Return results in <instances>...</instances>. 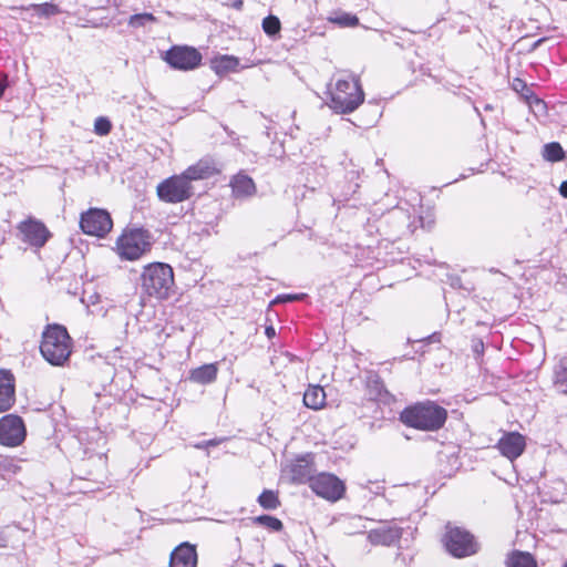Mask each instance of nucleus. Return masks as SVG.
<instances>
[{"label":"nucleus","instance_id":"obj_1","mask_svg":"<svg viewBox=\"0 0 567 567\" xmlns=\"http://www.w3.org/2000/svg\"><path fill=\"white\" fill-rule=\"evenodd\" d=\"M416 221H421V217H413L408 209L394 207L378 219H369L365 227L370 235L375 231L383 239L396 240L413 234Z\"/></svg>","mask_w":567,"mask_h":567},{"label":"nucleus","instance_id":"obj_2","mask_svg":"<svg viewBox=\"0 0 567 567\" xmlns=\"http://www.w3.org/2000/svg\"><path fill=\"white\" fill-rule=\"evenodd\" d=\"M446 419L447 411L430 400L408 406L400 414L403 424L422 431H437Z\"/></svg>","mask_w":567,"mask_h":567},{"label":"nucleus","instance_id":"obj_3","mask_svg":"<svg viewBox=\"0 0 567 567\" xmlns=\"http://www.w3.org/2000/svg\"><path fill=\"white\" fill-rule=\"evenodd\" d=\"M330 107L340 114L355 111L364 101L360 79L352 74H341L330 89Z\"/></svg>","mask_w":567,"mask_h":567},{"label":"nucleus","instance_id":"obj_4","mask_svg":"<svg viewBox=\"0 0 567 567\" xmlns=\"http://www.w3.org/2000/svg\"><path fill=\"white\" fill-rule=\"evenodd\" d=\"M40 352L50 364L63 365L72 352V340L66 329L60 324L48 326L42 333Z\"/></svg>","mask_w":567,"mask_h":567},{"label":"nucleus","instance_id":"obj_5","mask_svg":"<svg viewBox=\"0 0 567 567\" xmlns=\"http://www.w3.org/2000/svg\"><path fill=\"white\" fill-rule=\"evenodd\" d=\"M174 286L173 268L163 262H154L144 267L141 275V287L144 293L156 299L169 297Z\"/></svg>","mask_w":567,"mask_h":567},{"label":"nucleus","instance_id":"obj_6","mask_svg":"<svg viewBox=\"0 0 567 567\" xmlns=\"http://www.w3.org/2000/svg\"><path fill=\"white\" fill-rule=\"evenodd\" d=\"M447 530L443 537L446 550L456 558L472 556L478 551V544L474 536L461 528L446 526Z\"/></svg>","mask_w":567,"mask_h":567},{"label":"nucleus","instance_id":"obj_7","mask_svg":"<svg viewBox=\"0 0 567 567\" xmlns=\"http://www.w3.org/2000/svg\"><path fill=\"white\" fill-rule=\"evenodd\" d=\"M116 246L121 258L136 260L150 249V236L144 229H130L117 239Z\"/></svg>","mask_w":567,"mask_h":567},{"label":"nucleus","instance_id":"obj_8","mask_svg":"<svg viewBox=\"0 0 567 567\" xmlns=\"http://www.w3.org/2000/svg\"><path fill=\"white\" fill-rule=\"evenodd\" d=\"M158 198L168 204H177L189 199L193 195L192 184L181 175L171 176L156 187Z\"/></svg>","mask_w":567,"mask_h":567},{"label":"nucleus","instance_id":"obj_9","mask_svg":"<svg viewBox=\"0 0 567 567\" xmlns=\"http://www.w3.org/2000/svg\"><path fill=\"white\" fill-rule=\"evenodd\" d=\"M164 60L175 70L192 71L200 65L203 56L193 47L174 45L166 51Z\"/></svg>","mask_w":567,"mask_h":567},{"label":"nucleus","instance_id":"obj_10","mask_svg":"<svg viewBox=\"0 0 567 567\" xmlns=\"http://www.w3.org/2000/svg\"><path fill=\"white\" fill-rule=\"evenodd\" d=\"M113 221L110 214L100 208H91L86 213H83L80 218V227L83 233L104 237L112 229Z\"/></svg>","mask_w":567,"mask_h":567},{"label":"nucleus","instance_id":"obj_11","mask_svg":"<svg viewBox=\"0 0 567 567\" xmlns=\"http://www.w3.org/2000/svg\"><path fill=\"white\" fill-rule=\"evenodd\" d=\"M310 488L318 496L331 502L339 501L346 491L343 482L330 473L315 475L310 480Z\"/></svg>","mask_w":567,"mask_h":567},{"label":"nucleus","instance_id":"obj_12","mask_svg":"<svg viewBox=\"0 0 567 567\" xmlns=\"http://www.w3.org/2000/svg\"><path fill=\"white\" fill-rule=\"evenodd\" d=\"M25 437L23 421L17 415H6L0 420V443L7 446H18Z\"/></svg>","mask_w":567,"mask_h":567},{"label":"nucleus","instance_id":"obj_13","mask_svg":"<svg viewBox=\"0 0 567 567\" xmlns=\"http://www.w3.org/2000/svg\"><path fill=\"white\" fill-rule=\"evenodd\" d=\"M526 446L525 437L517 432H509L502 436L497 443L501 454L513 461L519 457Z\"/></svg>","mask_w":567,"mask_h":567},{"label":"nucleus","instance_id":"obj_14","mask_svg":"<svg viewBox=\"0 0 567 567\" xmlns=\"http://www.w3.org/2000/svg\"><path fill=\"white\" fill-rule=\"evenodd\" d=\"M19 230L22 239L35 247H42L48 240V229L45 226L37 220H25L19 225Z\"/></svg>","mask_w":567,"mask_h":567},{"label":"nucleus","instance_id":"obj_15","mask_svg":"<svg viewBox=\"0 0 567 567\" xmlns=\"http://www.w3.org/2000/svg\"><path fill=\"white\" fill-rule=\"evenodd\" d=\"M313 473L315 468L310 455L296 458L289 466L290 480L296 484L310 483V480L315 477Z\"/></svg>","mask_w":567,"mask_h":567},{"label":"nucleus","instance_id":"obj_16","mask_svg":"<svg viewBox=\"0 0 567 567\" xmlns=\"http://www.w3.org/2000/svg\"><path fill=\"white\" fill-rule=\"evenodd\" d=\"M197 553L194 545L183 543L171 554L169 567H196Z\"/></svg>","mask_w":567,"mask_h":567},{"label":"nucleus","instance_id":"obj_17","mask_svg":"<svg viewBox=\"0 0 567 567\" xmlns=\"http://www.w3.org/2000/svg\"><path fill=\"white\" fill-rule=\"evenodd\" d=\"M402 536V529L396 526L381 527L372 529L368 534V539L373 545L391 546Z\"/></svg>","mask_w":567,"mask_h":567},{"label":"nucleus","instance_id":"obj_18","mask_svg":"<svg viewBox=\"0 0 567 567\" xmlns=\"http://www.w3.org/2000/svg\"><path fill=\"white\" fill-rule=\"evenodd\" d=\"M14 403V378L9 371L0 370V412Z\"/></svg>","mask_w":567,"mask_h":567},{"label":"nucleus","instance_id":"obj_19","mask_svg":"<svg viewBox=\"0 0 567 567\" xmlns=\"http://www.w3.org/2000/svg\"><path fill=\"white\" fill-rule=\"evenodd\" d=\"M216 173V168L212 161L209 159H200L196 164L189 166L182 174L186 177V179L192 183V181L204 179L213 176Z\"/></svg>","mask_w":567,"mask_h":567},{"label":"nucleus","instance_id":"obj_20","mask_svg":"<svg viewBox=\"0 0 567 567\" xmlns=\"http://www.w3.org/2000/svg\"><path fill=\"white\" fill-rule=\"evenodd\" d=\"M217 373V363H207L190 370L188 379L197 384H210L216 380Z\"/></svg>","mask_w":567,"mask_h":567},{"label":"nucleus","instance_id":"obj_21","mask_svg":"<svg viewBox=\"0 0 567 567\" xmlns=\"http://www.w3.org/2000/svg\"><path fill=\"white\" fill-rule=\"evenodd\" d=\"M326 393L320 385H310L303 394V403L307 408L319 410L324 405Z\"/></svg>","mask_w":567,"mask_h":567},{"label":"nucleus","instance_id":"obj_22","mask_svg":"<svg viewBox=\"0 0 567 567\" xmlns=\"http://www.w3.org/2000/svg\"><path fill=\"white\" fill-rule=\"evenodd\" d=\"M230 184L233 193L238 197L252 195L256 190L254 181L247 175H236Z\"/></svg>","mask_w":567,"mask_h":567},{"label":"nucleus","instance_id":"obj_23","mask_svg":"<svg viewBox=\"0 0 567 567\" xmlns=\"http://www.w3.org/2000/svg\"><path fill=\"white\" fill-rule=\"evenodd\" d=\"M506 567H538L535 558L527 551L514 550L506 559Z\"/></svg>","mask_w":567,"mask_h":567},{"label":"nucleus","instance_id":"obj_24","mask_svg":"<svg viewBox=\"0 0 567 567\" xmlns=\"http://www.w3.org/2000/svg\"><path fill=\"white\" fill-rule=\"evenodd\" d=\"M554 385L558 392L567 394V358L559 360L554 371Z\"/></svg>","mask_w":567,"mask_h":567},{"label":"nucleus","instance_id":"obj_25","mask_svg":"<svg viewBox=\"0 0 567 567\" xmlns=\"http://www.w3.org/2000/svg\"><path fill=\"white\" fill-rule=\"evenodd\" d=\"M258 503L264 509L267 511H274L280 506V501L277 492H274L271 489H265L258 496Z\"/></svg>","mask_w":567,"mask_h":567},{"label":"nucleus","instance_id":"obj_26","mask_svg":"<svg viewBox=\"0 0 567 567\" xmlns=\"http://www.w3.org/2000/svg\"><path fill=\"white\" fill-rule=\"evenodd\" d=\"M21 9H25V10L32 9V10H34V12L38 17L45 18V19L61 13V10L56 4L49 3V2L41 3V4H31L28 8L22 7Z\"/></svg>","mask_w":567,"mask_h":567},{"label":"nucleus","instance_id":"obj_27","mask_svg":"<svg viewBox=\"0 0 567 567\" xmlns=\"http://www.w3.org/2000/svg\"><path fill=\"white\" fill-rule=\"evenodd\" d=\"M543 156L546 161L555 163L564 159L565 152L559 143L550 142L544 146Z\"/></svg>","mask_w":567,"mask_h":567},{"label":"nucleus","instance_id":"obj_28","mask_svg":"<svg viewBox=\"0 0 567 567\" xmlns=\"http://www.w3.org/2000/svg\"><path fill=\"white\" fill-rule=\"evenodd\" d=\"M328 21L343 28L355 27L359 24L358 17L348 12H337L333 16H330Z\"/></svg>","mask_w":567,"mask_h":567},{"label":"nucleus","instance_id":"obj_29","mask_svg":"<svg viewBox=\"0 0 567 567\" xmlns=\"http://www.w3.org/2000/svg\"><path fill=\"white\" fill-rule=\"evenodd\" d=\"M239 61L231 55H223L214 61V69L217 73L234 71L238 66Z\"/></svg>","mask_w":567,"mask_h":567},{"label":"nucleus","instance_id":"obj_30","mask_svg":"<svg viewBox=\"0 0 567 567\" xmlns=\"http://www.w3.org/2000/svg\"><path fill=\"white\" fill-rule=\"evenodd\" d=\"M252 523L264 526L272 532H280L284 528L282 522L270 515L256 516L252 518Z\"/></svg>","mask_w":567,"mask_h":567},{"label":"nucleus","instance_id":"obj_31","mask_svg":"<svg viewBox=\"0 0 567 567\" xmlns=\"http://www.w3.org/2000/svg\"><path fill=\"white\" fill-rule=\"evenodd\" d=\"M281 28L280 20L275 16H268L262 20V30L266 34L274 37L279 33Z\"/></svg>","mask_w":567,"mask_h":567},{"label":"nucleus","instance_id":"obj_32","mask_svg":"<svg viewBox=\"0 0 567 567\" xmlns=\"http://www.w3.org/2000/svg\"><path fill=\"white\" fill-rule=\"evenodd\" d=\"M112 124L107 117H97L94 122V132L100 135L104 136L107 135L111 132Z\"/></svg>","mask_w":567,"mask_h":567},{"label":"nucleus","instance_id":"obj_33","mask_svg":"<svg viewBox=\"0 0 567 567\" xmlns=\"http://www.w3.org/2000/svg\"><path fill=\"white\" fill-rule=\"evenodd\" d=\"M156 18L152 13H138L134 14L130 19V24L133 27H143L147 22H154Z\"/></svg>","mask_w":567,"mask_h":567},{"label":"nucleus","instance_id":"obj_34","mask_svg":"<svg viewBox=\"0 0 567 567\" xmlns=\"http://www.w3.org/2000/svg\"><path fill=\"white\" fill-rule=\"evenodd\" d=\"M512 87L514 91L520 92V93H523L524 91H526L527 93L530 92L529 89L527 87V84L525 83V81H523L518 78L513 80Z\"/></svg>","mask_w":567,"mask_h":567},{"label":"nucleus","instance_id":"obj_35","mask_svg":"<svg viewBox=\"0 0 567 567\" xmlns=\"http://www.w3.org/2000/svg\"><path fill=\"white\" fill-rule=\"evenodd\" d=\"M473 351H474L477 355L483 354V352H484V343H483L481 340H478L477 342H475V343L473 344Z\"/></svg>","mask_w":567,"mask_h":567},{"label":"nucleus","instance_id":"obj_36","mask_svg":"<svg viewBox=\"0 0 567 567\" xmlns=\"http://www.w3.org/2000/svg\"><path fill=\"white\" fill-rule=\"evenodd\" d=\"M547 40V38H540L538 39L537 41H535L530 48V51H535L536 49H538L545 41Z\"/></svg>","mask_w":567,"mask_h":567},{"label":"nucleus","instance_id":"obj_37","mask_svg":"<svg viewBox=\"0 0 567 567\" xmlns=\"http://www.w3.org/2000/svg\"><path fill=\"white\" fill-rule=\"evenodd\" d=\"M559 193L563 197L567 198V181H564L559 186Z\"/></svg>","mask_w":567,"mask_h":567},{"label":"nucleus","instance_id":"obj_38","mask_svg":"<svg viewBox=\"0 0 567 567\" xmlns=\"http://www.w3.org/2000/svg\"><path fill=\"white\" fill-rule=\"evenodd\" d=\"M265 333L269 339L274 338L276 336L275 328L272 326L266 327Z\"/></svg>","mask_w":567,"mask_h":567},{"label":"nucleus","instance_id":"obj_39","mask_svg":"<svg viewBox=\"0 0 567 567\" xmlns=\"http://www.w3.org/2000/svg\"><path fill=\"white\" fill-rule=\"evenodd\" d=\"M6 87H7L6 81H0V97L3 95Z\"/></svg>","mask_w":567,"mask_h":567},{"label":"nucleus","instance_id":"obj_40","mask_svg":"<svg viewBox=\"0 0 567 567\" xmlns=\"http://www.w3.org/2000/svg\"><path fill=\"white\" fill-rule=\"evenodd\" d=\"M298 299H300V297L297 296V295H289V296H287V300H298Z\"/></svg>","mask_w":567,"mask_h":567},{"label":"nucleus","instance_id":"obj_41","mask_svg":"<svg viewBox=\"0 0 567 567\" xmlns=\"http://www.w3.org/2000/svg\"><path fill=\"white\" fill-rule=\"evenodd\" d=\"M241 6H243V1H241V0L236 1L235 7H236L237 9H240V8H241Z\"/></svg>","mask_w":567,"mask_h":567},{"label":"nucleus","instance_id":"obj_42","mask_svg":"<svg viewBox=\"0 0 567 567\" xmlns=\"http://www.w3.org/2000/svg\"><path fill=\"white\" fill-rule=\"evenodd\" d=\"M460 284V279L456 278L455 280L452 281V286L456 287L457 285Z\"/></svg>","mask_w":567,"mask_h":567},{"label":"nucleus","instance_id":"obj_43","mask_svg":"<svg viewBox=\"0 0 567 567\" xmlns=\"http://www.w3.org/2000/svg\"><path fill=\"white\" fill-rule=\"evenodd\" d=\"M535 101H536L537 104H544L543 101L539 100V99H535Z\"/></svg>","mask_w":567,"mask_h":567},{"label":"nucleus","instance_id":"obj_44","mask_svg":"<svg viewBox=\"0 0 567 567\" xmlns=\"http://www.w3.org/2000/svg\"><path fill=\"white\" fill-rule=\"evenodd\" d=\"M274 567H285V566L281 564H276Z\"/></svg>","mask_w":567,"mask_h":567},{"label":"nucleus","instance_id":"obj_45","mask_svg":"<svg viewBox=\"0 0 567 567\" xmlns=\"http://www.w3.org/2000/svg\"><path fill=\"white\" fill-rule=\"evenodd\" d=\"M485 110H492V106L491 105H486Z\"/></svg>","mask_w":567,"mask_h":567},{"label":"nucleus","instance_id":"obj_46","mask_svg":"<svg viewBox=\"0 0 567 567\" xmlns=\"http://www.w3.org/2000/svg\"><path fill=\"white\" fill-rule=\"evenodd\" d=\"M561 567H567V561Z\"/></svg>","mask_w":567,"mask_h":567}]
</instances>
